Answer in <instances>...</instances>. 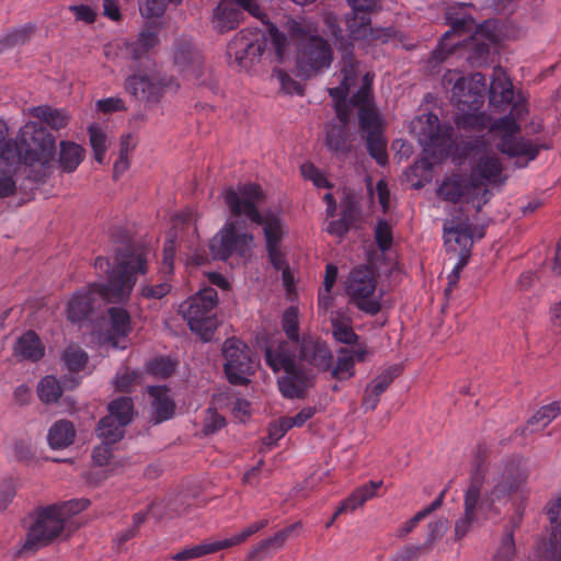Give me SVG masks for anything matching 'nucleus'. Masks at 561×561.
<instances>
[{
  "mask_svg": "<svg viewBox=\"0 0 561 561\" xmlns=\"http://www.w3.org/2000/svg\"><path fill=\"white\" fill-rule=\"evenodd\" d=\"M94 268L106 276V282L90 284L73 294L67 306V318L73 323L90 316L98 297L111 304L128 300L137 275L147 273V259L144 251L127 245L116 252L113 266L107 257L98 256Z\"/></svg>",
  "mask_w": 561,
  "mask_h": 561,
  "instance_id": "f257e3e1",
  "label": "nucleus"
},
{
  "mask_svg": "<svg viewBox=\"0 0 561 561\" xmlns=\"http://www.w3.org/2000/svg\"><path fill=\"white\" fill-rule=\"evenodd\" d=\"M527 470L519 460H510L499 465L491 479L489 488L483 492V474L478 465L470 477V483L465 493L463 515L455 524V538H463L473 525L497 517L501 506L505 505L510 496L522 489L527 481Z\"/></svg>",
  "mask_w": 561,
  "mask_h": 561,
  "instance_id": "f03ea898",
  "label": "nucleus"
},
{
  "mask_svg": "<svg viewBox=\"0 0 561 561\" xmlns=\"http://www.w3.org/2000/svg\"><path fill=\"white\" fill-rule=\"evenodd\" d=\"M489 102L495 107L512 104L510 114L495 119L492 128L499 130L496 149L510 159H514L517 168H526L529 162L537 159L541 149L549 148L538 140L520 136L518 121L528 115V105L520 93H515L511 79L501 67L493 69Z\"/></svg>",
  "mask_w": 561,
  "mask_h": 561,
  "instance_id": "7ed1b4c3",
  "label": "nucleus"
},
{
  "mask_svg": "<svg viewBox=\"0 0 561 561\" xmlns=\"http://www.w3.org/2000/svg\"><path fill=\"white\" fill-rule=\"evenodd\" d=\"M443 81L451 87V99L456 102L459 113L455 117V124L459 129L469 131H483L488 129L496 135L499 130H493L491 116L481 112L484 103L485 78L481 73H476L470 80L455 71H448L444 75Z\"/></svg>",
  "mask_w": 561,
  "mask_h": 561,
  "instance_id": "20e7f679",
  "label": "nucleus"
},
{
  "mask_svg": "<svg viewBox=\"0 0 561 561\" xmlns=\"http://www.w3.org/2000/svg\"><path fill=\"white\" fill-rule=\"evenodd\" d=\"M412 128L424 152L435 161H442L451 156L455 161L460 163L484 147V142L480 139L455 144L454 128L449 124H442L434 113L417 116L412 123Z\"/></svg>",
  "mask_w": 561,
  "mask_h": 561,
  "instance_id": "39448f33",
  "label": "nucleus"
},
{
  "mask_svg": "<svg viewBox=\"0 0 561 561\" xmlns=\"http://www.w3.org/2000/svg\"><path fill=\"white\" fill-rule=\"evenodd\" d=\"M225 203L234 217H247L251 222L262 226L265 248L279 247L285 236L282 218L273 213L262 215L259 204L264 198L260 185L247 183L237 188L228 187L224 193Z\"/></svg>",
  "mask_w": 561,
  "mask_h": 561,
  "instance_id": "423d86ee",
  "label": "nucleus"
},
{
  "mask_svg": "<svg viewBox=\"0 0 561 561\" xmlns=\"http://www.w3.org/2000/svg\"><path fill=\"white\" fill-rule=\"evenodd\" d=\"M266 365L274 371H284V375L277 378L278 389L286 399H304L307 397L310 388L313 387V375L296 363L297 354L290 348V345L283 341H272L266 345L265 352Z\"/></svg>",
  "mask_w": 561,
  "mask_h": 561,
  "instance_id": "0eeeda50",
  "label": "nucleus"
},
{
  "mask_svg": "<svg viewBox=\"0 0 561 561\" xmlns=\"http://www.w3.org/2000/svg\"><path fill=\"white\" fill-rule=\"evenodd\" d=\"M287 32L297 47V70L301 77L311 78L328 69L333 60L331 45L316 34V28L306 20H289Z\"/></svg>",
  "mask_w": 561,
  "mask_h": 561,
  "instance_id": "6e6552de",
  "label": "nucleus"
},
{
  "mask_svg": "<svg viewBox=\"0 0 561 561\" xmlns=\"http://www.w3.org/2000/svg\"><path fill=\"white\" fill-rule=\"evenodd\" d=\"M88 505L89 501L82 499L38 508L23 548L37 550L48 546L60 536L69 516L83 511Z\"/></svg>",
  "mask_w": 561,
  "mask_h": 561,
  "instance_id": "1a4fd4ad",
  "label": "nucleus"
},
{
  "mask_svg": "<svg viewBox=\"0 0 561 561\" xmlns=\"http://www.w3.org/2000/svg\"><path fill=\"white\" fill-rule=\"evenodd\" d=\"M347 3L352 8V13L346 16L348 37L343 35L342 28H340L342 31L340 37H344L350 43L352 51L353 41L387 43L394 35V31L391 27H371L370 14L379 9L380 0H347ZM330 19H334L335 24L339 27L341 26L335 16L329 15L325 22L332 34Z\"/></svg>",
  "mask_w": 561,
  "mask_h": 561,
  "instance_id": "9d476101",
  "label": "nucleus"
},
{
  "mask_svg": "<svg viewBox=\"0 0 561 561\" xmlns=\"http://www.w3.org/2000/svg\"><path fill=\"white\" fill-rule=\"evenodd\" d=\"M329 21L332 27L331 32L334 44L336 48L342 51L341 83L337 87L330 88L329 94L335 102L336 116L343 124H346L350 117L351 105L350 102H347V95L351 88L357 83L358 61L350 48V43L344 37H340L342 31L335 24L334 19H330Z\"/></svg>",
  "mask_w": 561,
  "mask_h": 561,
  "instance_id": "9b49d317",
  "label": "nucleus"
},
{
  "mask_svg": "<svg viewBox=\"0 0 561 561\" xmlns=\"http://www.w3.org/2000/svg\"><path fill=\"white\" fill-rule=\"evenodd\" d=\"M217 304V290L213 287H205L179 307V312L187 322L190 329L204 341H208L217 329L215 316Z\"/></svg>",
  "mask_w": 561,
  "mask_h": 561,
  "instance_id": "f8f14e48",
  "label": "nucleus"
},
{
  "mask_svg": "<svg viewBox=\"0 0 561 561\" xmlns=\"http://www.w3.org/2000/svg\"><path fill=\"white\" fill-rule=\"evenodd\" d=\"M470 5L467 3H456L449 5L446 11V22L450 26L440 38L436 48L431 53L428 58V67L432 71L444 62L451 51L458 47V44L451 43V36L470 33L477 28L476 22L469 12Z\"/></svg>",
  "mask_w": 561,
  "mask_h": 561,
  "instance_id": "ddd939ff",
  "label": "nucleus"
},
{
  "mask_svg": "<svg viewBox=\"0 0 561 561\" xmlns=\"http://www.w3.org/2000/svg\"><path fill=\"white\" fill-rule=\"evenodd\" d=\"M224 369L232 385H247L255 371V360L251 348L237 337L227 339L222 346Z\"/></svg>",
  "mask_w": 561,
  "mask_h": 561,
  "instance_id": "4468645a",
  "label": "nucleus"
},
{
  "mask_svg": "<svg viewBox=\"0 0 561 561\" xmlns=\"http://www.w3.org/2000/svg\"><path fill=\"white\" fill-rule=\"evenodd\" d=\"M244 12L263 22L264 18H267L255 0H220L213 9L211 27L220 34L236 30L240 25Z\"/></svg>",
  "mask_w": 561,
  "mask_h": 561,
  "instance_id": "2eb2a0df",
  "label": "nucleus"
},
{
  "mask_svg": "<svg viewBox=\"0 0 561 561\" xmlns=\"http://www.w3.org/2000/svg\"><path fill=\"white\" fill-rule=\"evenodd\" d=\"M376 279L371 270L359 267L352 271L346 293L352 302L363 312L375 316L380 309V301L375 297Z\"/></svg>",
  "mask_w": 561,
  "mask_h": 561,
  "instance_id": "dca6fc26",
  "label": "nucleus"
},
{
  "mask_svg": "<svg viewBox=\"0 0 561 561\" xmlns=\"http://www.w3.org/2000/svg\"><path fill=\"white\" fill-rule=\"evenodd\" d=\"M264 49L265 42L257 34L242 30L228 43L229 64L240 70H248L260 60Z\"/></svg>",
  "mask_w": 561,
  "mask_h": 561,
  "instance_id": "f3484780",
  "label": "nucleus"
},
{
  "mask_svg": "<svg viewBox=\"0 0 561 561\" xmlns=\"http://www.w3.org/2000/svg\"><path fill=\"white\" fill-rule=\"evenodd\" d=\"M252 241V234L239 231L236 222H229L220 230L219 236L211 241L210 251L215 259L222 261L234 254L244 257L250 251Z\"/></svg>",
  "mask_w": 561,
  "mask_h": 561,
  "instance_id": "a211bd4d",
  "label": "nucleus"
},
{
  "mask_svg": "<svg viewBox=\"0 0 561 561\" xmlns=\"http://www.w3.org/2000/svg\"><path fill=\"white\" fill-rule=\"evenodd\" d=\"M495 35L489 31L488 23L479 24L474 33L462 43L457 42L458 47L451 54L463 50L466 59L471 67H481L488 64L490 46L495 42Z\"/></svg>",
  "mask_w": 561,
  "mask_h": 561,
  "instance_id": "6ab92c4d",
  "label": "nucleus"
},
{
  "mask_svg": "<svg viewBox=\"0 0 561 561\" xmlns=\"http://www.w3.org/2000/svg\"><path fill=\"white\" fill-rule=\"evenodd\" d=\"M545 511L550 522V535L538 547V557L540 561H561V492L547 503Z\"/></svg>",
  "mask_w": 561,
  "mask_h": 561,
  "instance_id": "aec40b11",
  "label": "nucleus"
},
{
  "mask_svg": "<svg viewBox=\"0 0 561 561\" xmlns=\"http://www.w3.org/2000/svg\"><path fill=\"white\" fill-rule=\"evenodd\" d=\"M173 60L176 70L185 78L201 81L204 73V58L191 41L180 38L174 42Z\"/></svg>",
  "mask_w": 561,
  "mask_h": 561,
  "instance_id": "412c9836",
  "label": "nucleus"
},
{
  "mask_svg": "<svg viewBox=\"0 0 561 561\" xmlns=\"http://www.w3.org/2000/svg\"><path fill=\"white\" fill-rule=\"evenodd\" d=\"M22 161L25 165L39 164L46 167L54 158L56 140L51 134L36 131L34 135L22 141Z\"/></svg>",
  "mask_w": 561,
  "mask_h": 561,
  "instance_id": "4be33fe9",
  "label": "nucleus"
},
{
  "mask_svg": "<svg viewBox=\"0 0 561 561\" xmlns=\"http://www.w3.org/2000/svg\"><path fill=\"white\" fill-rule=\"evenodd\" d=\"M299 359L318 368L328 370L332 365V353L328 344L318 337L304 335L298 344Z\"/></svg>",
  "mask_w": 561,
  "mask_h": 561,
  "instance_id": "5701e85b",
  "label": "nucleus"
},
{
  "mask_svg": "<svg viewBox=\"0 0 561 561\" xmlns=\"http://www.w3.org/2000/svg\"><path fill=\"white\" fill-rule=\"evenodd\" d=\"M300 526V522L294 523L273 536L261 540L250 549L244 561H263L268 558L273 552L283 548L290 535Z\"/></svg>",
  "mask_w": 561,
  "mask_h": 561,
  "instance_id": "b1692460",
  "label": "nucleus"
},
{
  "mask_svg": "<svg viewBox=\"0 0 561 561\" xmlns=\"http://www.w3.org/2000/svg\"><path fill=\"white\" fill-rule=\"evenodd\" d=\"M160 24L157 21H147L137 38L126 43V50L134 60L145 58L159 43Z\"/></svg>",
  "mask_w": 561,
  "mask_h": 561,
  "instance_id": "393cba45",
  "label": "nucleus"
},
{
  "mask_svg": "<svg viewBox=\"0 0 561 561\" xmlns=\"http://www.w3.org/2000/svg\"><path fill=\"white\" fill-rule=\"evenodd\" d=\"M476 190L471 179L461 174H451L443 180L437 188V195L445 202L458 203L461 199L469 197L472 191Z\"/></svg>",
  "mask_w": 561,
  "mask_h": 561,
  "instance_id": "a878e982",
  "label": "nucleus"
},
{
  "mask_svg": "<svg viewBox=\"0 0 561 561\" xmlns=\"http://www.w3.org/2000/svg\"><path fill=\"white\" fill-rule=\"evenodd\" d=\"M503 165L495 156H482L471 168L470 179L474 186L501 182Z\"/></svg>",
  "mask_w": 561,
  "mask_h": 561,
  "instance_id": "bb28decb",
  "label": "nucleus"
},
{
  "mask_svg": "<svg viewBox=\"0 0 561 561\" xmlns=\"http://www.w3.org/2000/svg\"><path fill=\"white\" fill-rule=\"evenodd\" d=\"M78 378L64 379L62 382L55 376L48 375L43 377L36 388L38 399L45 404L57 403L61 398L64 390L72 389L78 386Z\"/></svg>",
  "mask_w": 561,
  "mask_h": 561,
  "instance_id": "cd10ccee",
  "label": "nucleus"
},
{
  "mask_svg": "<svg viewBox=\"0 0 561 561\" xmlns=\"http://www.w3.org/2000/svg\"><path fill=\"white\" fill-rule=\"evenodd\" d=\"M126 91L138 100L157 101L160 96L159 84L147 73H134L125 81Z\"/></svg>",
  "mask_w": 561,
  "mask_h": 561,
  "instance_id": "c85d7f7f",
  "label": "nucleus"
},
{
  "mask_svg": "<svg viewBox=\"0 0 561 561\" xmlns=\"http://www.w3.org/2000/svg\"><path fill=\"white\" fill-rule=\"evenodd\" d=\"M382 486V481H369L356 488L337 507V514L354 512L357 507L364 505L367 501L377 496L378 490Z\"/></svg>",
  "mask_w": 561,
  "mask_h": 561,
  "instance_id": "c756f323",
  "label": "nucleus"
},
{
  "mask_svg": "<svg viewBox=\"0 0 561 561\" xmlns=\"http://www.w3.org/2000/svg\"><path fill=\"white\" fill-rule=\"evenodd\" d=\"M282 328L287 336V340H284L280 336H268L264 343V350L270 342L280 340L290 345L294 354H297L298 344L301 342V339L299 336L298 310L296 307L291 306L285 310L282 318Z\"/></svg>",
  "mask_w": 561,
  "mask_h": 561,
  "instance_id": "7c9ffc66",
  "label": "nucleus"
},
{
  "mask_svg": "<svg viewBox=\"0 0 561 561\" xmlns=\"http://www.w3.org/2000/svg\"><path fill=\"white\" fill-rule=\"evenodd\" d=\"M561 414V401H554L541 407L528 421L520 434L534 433L547 427L553 420Z\"/></svg>",
  "mask_w": 561,
  "mask_h": 561,
  "instance_id": "2f4dec72",
  "label": "nucleus"
},
{
  "mask_svg": "<svg viewBox=\"0 0 561 561\" xmlns=\"http://www.w3.org/2000/svg\"><path fill=\"white\" fill-rule=\"evenodd\" d=\"M76 437V428L68 420L56 421L47 434L48 445L53 449H62L70 446Z\"/></svg>",
  "mask_w": 561,
  "mask_h": 561,
  "instance_id": "473e14b6",
  "label": "nucleus"
},
{
  "mask_svg": "<svg viewBox=\"0 0 561 561\" xmlns=\"http://www.w3.org/2000/svg\"><path fill=\"white\" fill-rule=\"evenodd\" d=\"M58 162L64 172L71 173L77 170L84 158V149L72 141H60Z\"/></svg>",
  "mask_w": 561,
  "mask_h": 561,
  "instance_id": "72a5a7b5",
  "label": "nucleus"
},
{
  "mask_svg": "<svg viewBox=\"0 0 561 561\" xmlns=\"http://www.w3.org/2000/svg\"><path fill=\"white\" fill-rule=\"evenodd\" d=\"M152 402V416L156 423H161L171 419L174 414V402L169 398L167 391L160 387H151L149 390Z\"/></svg>",
  "mask_w": 561,
  "mask_h": 561,
  "instance_id": "f704fd0d",
  "label": "nucleus"
},
{
  "mask_svg": "<svg viewBox=\"0 0 561 561\" xmlns=\"http://www.w3.org/2000/svg\"><path fill=\"white\" fill-rule=\"evenodd\" d=\"M443 230L445 242L455 241L459 245L460 252H471L473 240L469 224H445Z\"/></svg>",
  "mask_w": 561,
  "mask_h": 561,
  "instance_id": "c9c22d12",
  "label": "nucleus"
},
{
  "mask_svg": "<svg viewBox=\"0 0 561 561\" xmlns=\"http://www.w3.org/2000/svg\"><path fill=\"white\" fill-rule=\"evenodd\" d=\"M15 353L22 358L36 362L44 356V346L34 331H27L18 340Z\"/></svg>",
  "mask_w": 561,
  "mask_h": 561,
  "instance_id": "e433bc0d",
  "label": "nucleus"
},
{
  "mask_svg": "<svg viewBox=\"0 0 561 561\" xmlns=\"http://www.w3.org/2000/svg\"><path fill=\"white\" fill-rule=\"evenodd\" d=\"M110 332L112 337H125L131 331L129 312L123 307H110L107 309Z\"/></svg>",
  "mask_w": 561,
  "mask_h": 561,
  "instance_id": "4c0bfd02",
  "label": "nucleus"
},
{
  "mask_svg": "<svg viewBox=\"0 0 561 561\" xmlns=\"http://www.w3.org/2000/svg\"><path fill=\"white\" fill-rule=\"evenodd\" d=\"M222 550L220 541H204L199 545L186 547L172 556L175 561H188Z\"/></svg>",
  "mask_w": 561,
  "mask_h": 561,
  "instance_id": "58836bf2",
  "label": "nucleus"
},
{
  "mask_svg": "<svg viewBox=\"0 0 561 561\" xmlns=\"http://www.w3.org/2000/svg\"><path fill=\"white\" fill-rule=\"evenodd\" d=\"M125 425L113 417V415H106L102 417L98 424L96 433L102 442L115 444L124 435Z\"/></svg>",
  "mask_w": 561,
  "mask_h": 561,
  "instance_id": "ea45409f",
  "label": "nucleus"
},
{
  "mask_svg": "<svg viewBox=\"0 0 561 561\" xmlns=\"http://www.w3.org/2000/svg\"><path fill=\"white\" fill-rule=\"evenodd\" d=\"M33 115L56 130L66 127L68 124V117L62 110L51 108L47 105L35 107L33 110Z\"/></svg>",
  "mask_w": 561,
  "mask_h": 561,
  "instance_id": "a19ab883",
  "label": "nucleus"
},
{
  "mask_svg": "<svg viewBox=\"0 0 561 561\" xmlns=\"http://www.w3.org/2000/svg\"><path fill=\"white\" fill-rule=\"evenodd\" d=\"M366 140V147L369 156L376 160L379 165L388 163L387 154V140L382 131L370 133V135L363 136Z\"/></svg>",
  "mask_w": 561,
  "mask_h": 561,
  "instance_id": "79ce46f5",
  "label": "nucleus"
},
{
  "mask_svg": "<svg viewBox=\"0 0 561 561\" xmlns=\"http://www.w3.org/2000/svg\"><path fill=\"white\" fill-rule=\"evenodd\" d=\"M333 337L343 344L354 345L357 343L358 335L352 328L351 320L341 316L332 318Z\"/></svg>",
  "mask_w": 561,
  "mask_h": 561,
  "instance_id": "37998d69",
  "label": "nucleus"
},
{
  "mask_svg": "<svg viewBox=\"0 0 561 561\" xmlns=\"http://www.w3.org/2000/svg\"><path fill=\"white\" fill-rule=\"evenodd\" d=\"M22 161V144L5 141L0 146V169L16 171Z\"/></svg>",
  "mask_w": 561,
  "mask_h": 561,
  "instance_id": "c03bdc74",
  "label": "nucleus"
},
{
  "mask_svg": "<svg viewBox=\"0 0 561 561\" xmlns=\"http://www.w3.org/2000/svg\"><path fill=\"white\" fill-rule=\"evenodd\" d=\"M108 415H113L121 425H127L131 422L134 415V403L128 397H121L108 404Z\"/></svg>",
  "mask_w": 561,
  "mask_h": 561,
  "instance_id": "a18cd8bd",
  "label": "nucleus"
},
{
  "mask_svg": "<svg viewBox=\"0 0 561 561\" xmlns=\"http://www.w3.org/2000/svg\"><path fill=\"white\" fill-rule=\"evenodd\" d=\"M358 123L363 136L382 131L381 119L375 105L358 111Z\"/></svg>",
  "mask_w": 561,
  "mask_h": 561,
  "instance_id": "49530a36",
  "label": "nucleus"
},
{
  "mask_svg": "<svg viewBox=\"0 0 561 561\" xmlns=\"http://www.w3.org/2000/svg\"><path fill=\"white\" fill-rule=\"evenodd\" d=\"M36 30L35 24L26 23L20 27H16L9 32L0 41V44L3 47H15L27 43L32 35Z\"/></svg>",
  "mask_w": 561,
  "mask_h": 561,
  "instance_id": "de8ad7c7",
  "label": "nucleus"
},
{
  "mask_svg": "<svg viewBox=\"0 0 561 561\" xmlns=\"http://www.w3.org/2000/svg\"><path fill=\"white\" fill-rule=\"evenodd\" d=\"M327 147L334 152L347 153L350 145L343 126H331L327 131Z\"/></svg>",
  "mask_w": 561,
  "mask_h": 561,
  "instance_id": "09e8293b",
  "label": "nucleus"
},
{
  "mask_svg": "<svg viewBox=\"0 0 561 561\" xmlns=\"http://www.w3.org/2000/svg\"><path fill=\"white\" fill-rule=\"evenodd\" d=\"M62 360L70 373H79L87 365L88 354L79 346L70 345L64 351Z\"/></svg>",
  "mask_w": 561,
  "mask_h": 561,
  "instance_id": "8fccbe9b",
  "label": "nucleus"
},
{
  "mask_svg": "<svg viewBox=\"0 0 561 561\" xmlns=\"http://www.w3.org/2000/svg\"><path fill=\"white\" fill-rule=\"evenodd\" d=\"M354 355L347 348H341L332 376L339 380L348 379L354 375Z\"/></svg>",
  "mask_w": 561,
  "mask_h": 561,
  "instance_id": "3c124183",
  "label": "nucleus"
},
{
  "mask_svg": "<svg viewBox=\"0 0 561 561\" xmlns=\"http://www.w3.org/2000/svg\"><path fill=\"white\" fill-rule=\"evenodd\" d=\"M179 362L170 356H158L151 359L148 365V371L160 378L170 377L178 366Z\"/></svg>",
  "mask_w": 561,
  "mask_h": 561,
  "instance_id": "603ef678",
  "label": "nucleus"
},
{
  "mask_svg": "<svg viewBox=\"0 0 561 561\" xmlns=\"http://www.w3.org/2000/svg\"><path fill=\"white\" fill-rule=\"evenodd\" d=\"M169 4V0H138L140 14L148 21L161 18Z\"/></svg>",
  "mask_w": 561,
  "mask_h": 561,
  "instance_id": "864d4df0",
  "label": "nucleus"
},
{
  "mask_svg": "<svg viewBox=\"0 0 561 561\" xmlns=\"http://www.w3.org/2000/svg\"><path fill=\"white\" fill-rule=\"evenodd\" d=\"M90 145L94 152V158L99 163H103L106 152V136L102 129L95 125L88 128Z\"/></svg>",
  "mask_w": 561,
  "mask_h": 561,
  "instance_id": "5fc2aeb1",
  "label": "nucleus"
},
{
  "mask_svg": "<svg viewBox=\"0 0 561 561\" xmlns=\"http://www.w3.org/2000/svg\"><path fill=\"white\" fill-rule=\"evenodd\" d=\"M375 240L381 251H388L393 241L391 226L386 220H379L375 228Z\"/></svg>",
  "mask_w": 561,
  "mask_h": 561,
  "instance_id": "6e6d98bb",
  "label": "nucleus"
},
{
  "mask_svg": "<svg viewBox=\"0 0 561 561\" xmlns=\"http://www.w3.org/2000/svg\"><path fill=\"white\" fill-rule=\"evenodd\" d=\"M516 548L512 534H504L492 561H513Z\"/></svg>",
  "mask_w": 561,
  "mask_h": 561,
  "instance_id": "4d7b16f0",
  "label": "nucleus"
},
{
  "mask_svg": "<svg viewBox=\"0 0 561 561\" xmlns=\"http://www.w3.org/2000/svg\"><path fill=\"white\" fill-rule=\"evenodd\" d=\"M289 430L290 425H288L284 416L271 423L267 431V437L265 438V444L270 447L276 445V443L283 438Z\"/></svg>",
  "mask_w": 561,
  "mask_h": 561,
  "instance_id": "13d9d810",
  "label": "nucleus"
},
{
  "mask_svg": "<svg viewBox=\"0 0 561 561\" xmlns=\"http://www.w3.org/2000/svg\"><path fill=\"white\" fill-rule=\"evenodd\" d=\"M397 376V368H389L378 375L367 387L376 392V394L381 396L388 387L392 383Z\"/></svg>",
  "mask_w": 561,
  "mask_h": 561,
  "instance_id": "bf43d9fd",
  "label": "nucleus"
},
{
  "mask_svg": "<svg viewBox=\"0 0 561 561\" xmlns=\"http://www.w3.org/2000/svg\"><path fill=\"white\" fill-rule=\"evenodd\" d=\"M301 174L305 179L312 181L317 187H331L330 182L324 174L312 163L307 162L300 167Z\"/></svg>",
  "mask_w": 561,
  "mask_h": 561,
  "instance_id": "052dcab7",
  "label": "nucleus"
},
{
  "mask_svg": "<svg viewBox=\"0 0 561 561\" xmlns=\"http://www.w3.org/2000/svg\"><path fill=\"white\" fill-rule=\"evenodd\" d=\"M267 33L278 59H282L286 53L288 41L285 33L280 32L275 25L268 24Z\"/></svg>",
  "mask_w": 561,
  "mask_h": 561,
  "instance_id": "680f3d73",
  "label": "nucleus"
},
{
  "mask_svg": "<svg viewBox=\"0 0 561 561\" xmlns=\"http://www.w3.org/2000/svg\"><path fill=\"white\" fill-rule=\"evenodd\" d=\"M16 493L15 482L12 478L0 480V512L7 510Z\"/></svg>",
  "mask_w": 561,
  "mask_h": 561,
  "instance_id": "e2e57ef3",
  "label": "nucleus"
},
{
  "mask_svg": "<svg viewBox=\"0 0 561 561\" xmlns=\"http://www.w3.org/2000/svg\"><path fill=\"white\" fill-rule=\"evenodd\" d=\"M226 425V419L220 415L215 409H207V415L204 422V432L206 434H214L220 431Z\"/></svg>",
  "mask_w": 561,
  "mask_h": 561,
  "instance_id": "0e129e2a",
  "label": "nucleus"
},
{
  "mask_svg": "<svg viewBox=\"0 0 561 561\" xmlns=\"http://www.w3.org/2000/svg\"><path fill=\"white\" fill-rule=\"evenodd\" d=\"M447 529V520L446 519H437L435 522H431L427 526V537L425 542L422 545L423 549H428L435 540L440 538L445 530Z\"/></svg>",
  "mask_w": 561,
  "mask_h": 561,
  "instance_id": "69168bd1",
  "label": "nucleus"
},
{
  "mask_svg": "<svg viewBox=\"0 0 561 561\" xmlns=\"http://www.w3.org/2000/svg\"><path fill=\"white\" fill-rule=\"evenodd\" d=\"M171 290V285L167 282L159 283L156 285H144L141 287V296L146 299H162Z\"/></svg>",
  "mask_w": 561,
  "mask_h": 561,
  "instance_id": "338daca9",
  "label": "nucleus"
},
{
  "mask_svg": "<svg viewBox=\"0 0 561 561\" xmlns=\"http://www.w3.org/2000/svg\"><path fill=\"white\" fill-rule=\"evenodd\" d=\"M423 546H405L400 549L391 559V561H417L423 553Z\"/></svg>",
  "mask_w": 561,
  "mask_h": 561,
  "instance_id": "774afa93",
  "label": "nucleus"
}]
</instances>
